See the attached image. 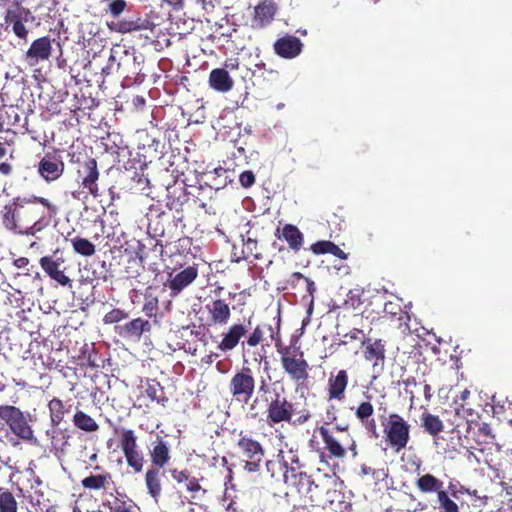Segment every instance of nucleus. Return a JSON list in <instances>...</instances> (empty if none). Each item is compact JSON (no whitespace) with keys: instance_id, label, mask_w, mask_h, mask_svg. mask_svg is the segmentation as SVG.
<instances>
[{"instance_id":"obj_1","label":"nucleus","mask_w":512,"mask_h":512,"mask_svg":"<svg viewBox=\"0 0 512 512\" xmlns=\"http://www.w3.org/2000/svg\"><path fill=\"white\" fill-rule=\"evenodd\" d=\"M57 214V205L47 198L17 197L12 206L4 207L2 224L15 234L35 236L50 226Z\"/></svg>"},{"instance_id":"obj_2","label":"nucleus","mask_w":512,"mask_h":512,"mask_svg":"<svg viewBox=\"0 0 512 512\" xmlns=\"http://www.w3.org/2000/svg\"><path fill=\"white\" fill-rule=\"evenodd\" d=\"M335 485L336 480L333 476L325 474L313 479L307 473H299L295 476L292 486L304 506L332 509L334 502H340L341 498V493L334 488Z\"/></svg>"},{"instance_id":"obj_3","label":"nucleus","mask_w":512,"mask_h":512,"mask_svg":"<svg viewBox=\"0 0 512 512\" xmlns=\"http://www.w3.org/2000/svg\"><path fill=\"white\" fill-rule=\"evenodd\" d=\"M282 393L285 392L284 387L281 388ZM259 393H263L264 402H266V423L273 427L281 423H293L295 425H303L307 423L312 414L307 409L296 411L294 404L288 398L277 392H269L268 385L262 380L258 389Z\"/></svg>"},{"instance_id":"obj_4","label":"nucleus","mask_w":512,"mask_h":512,"mask_svg":"<svg viewBox=\"0 0 512 512\" xmlns=\"http://www.w3.org/2000/svg\"><path fill=\"white\" fill-rule=\"evenodd\" d=\"M102 3L105 4V15L110 16L113 19L112 21L107 22V27L111 31L120 34H127L142 30H150L153 27V23L149 19L142 18L141 16L120 19V16L125 11H129L131 7L126 0H102Z\"/></svg>"},{"instance_id":"obj_5","label":"nucleus","mask_w":512,"mask_h":512,"mask_svg":"<svg viewBox=\"0 0 512 512\" xmlns=\"http://www.w3.org/2000/svg\"><path fill=\"white\" fill-rule=\"evenodd\" d=\"M280 364L289 380L295 385L296 391L307 388L310 378V365L299 348L286 345L277 352Z\"/></svg>"},{"instance_id":"obj_6","label":"nucleus","mask_w":512,"mask_h":512,"mask_svg":"<svg viewBox=\"0 0 512 512\" xmlns=\"http://www.w3.org/2000/svg\"><path fill=\"white\" fill-rule=\"evenodd\" d=\"M237 437L235 447L244 458V470L248 473L260 472L266 453L264 446L249 431L240 430Z\"/></svg>"},{"instance_id":"obj_7","label":"nucleus","mask_w":512,"mask_h":512,"mask_svg":"<svg viewBox=\"0 0 512 512\" xmlns=\"http://www.w3.org/2000/svg\"><path fill=\"white\" fill-rule=\"evenodd\" d=\"M410 424L398 413H391L384 426L385 442L399 453L405 449L410 441Z\"/></svg>"},{"instance_id":"obj_8","label":"nucleus","mask_w":512,"mask_h":512,"mask_svg":"<svg viewBox=\"0 0 512 512\" xmlns=\"http://www.w3.org/2000/svg\"><path fill=\"white\" fill-rule=\"evenodd\" d=\"M0 420L4 421L11 432L23 441H32L34 431L25 413L14 405L0 406Z\"/></svg>"},{"instance_id":"obj_9","label":"nucleus","mask_w":512,"mask_h":512,"mask_svg":"<svg viewBox=\"0 0 512 512\" xmlns=\"http://www.w3.org/2000/svg\"><path fill=\"white\" fill-rule=\"evenodd\" d=\"M256 379L249 366L243 365L230 378L228 390L231 397L239 402L247 403L254 395Z\"/></svg>"},{"instance_id":"obj_10","label":"nucleus","mask_w":512,"mask_h":512,"mask_svg":"<svg viewBox=\"0 0 512 512\" xmlns=\"http://www.w3.org/2000/svg\"><path fill=\"white\" fill-rule=\"evenodd\" d=\"M32 12L19 4L9 7L4 16L5 30L11 29L14 35L23 43L28 42L29 30L25 23L34 21Z\"/></svg>"},{"instance_id":"obj_11","label":"nucleus","mask_w":512,"mask_h":512,"mask_svg":"<svg viewBox=\"0 0 512 512\" xmlns=\"http://www.w3.org/2000/svg\"><path fill=\"white\" fill-rule=\"evenodd\" d=\"M76 176L78 184L86 189L90 195L94 198L99 196L100 191L97 182L99 180L100 173L95 158L88 157L83 162H78Z\"/></svg>"},{"instance_id":"obj_12","label":"nucleus","mask_w":512,"mask_h":512,"mask_svg":"<svg viewBox=\"0 0 512 512\" xmlns=\"http://www.w3.org/2000/svg\"><path fill=\"white\" fill-rule=\"evenodd\" d=\"M64 171L65 163L62 156L57 152L45 153L37 165L39 176L47 183L60 179Z\"/></svg>"},{"instance_id":"obj_13","label":"nucleus","mask_w":512,"mask_h":512,"mask_svg":"<svg viewBox=\"0 0 512 512\" xmlns=\"http://www.w3.org/2000/svg\"><path fill=\"white\" fill-rule=\"evenodd\" d=\"M65 258L59 255V249H56L52 255H46L40 258L39 264L42 270L61 286L70 285V278L65 274Z\"/></svg>"},{"instance_id":"obj_14","label":"nucleus","mask_w":512,"mask_h":512,"mask_svg":"<svg viewBox=\"0 0 512 512\" xmlns=\"http://www.w3.org/2000/svg\"><path fill=\"white\" fill-rule=\"evenodd\" d=\"M207 327L225 326L231 319V308L225 299H214L205 305Z\"/></svg>"},{"instance_id":"obj_15","label":"nucleus","mask_w":512,"mask_h":512,"mask_svg":"<svg viewBox=\"0 0 512 512\" xmlns=\"http://www.w3.org/2000/svg\"><path fill=\"white\" fill-rule=\"evenodd\" d=\"M318 432L324 444V451L319 454L322 462H327V458L343 459L346 456L345 447L334 436L332 430L322 425L318 428Z\"/></svg>"},{"instance_id":"obj_16","label":"nucleus","mask_w":512,"mask_h":512,"mask_svg":"<svg viewBox=\"0 0 512 512\" xmlns=\"http://www.w3.org/2000/svg\"><path fill=\"white\" fill-rule=\"evenodd\" d=\"M349 384V375L346 369L331 372L326 387V395L329 401L343 402L346 399V389Z\"/></svg>"},{"instance_id":"obj_17","label":"nucleus","mask_w":512,"mask_h":512,"mask_svg":"<svg viewBox=\"0 0 512 512\" xmlns=\"http://www.w3.org/2000/svg\"><path fill=\"white\" fill-rule=\"evenodd\" d=\"M278 11V5L274 0H260L254 7L251 27L260 30L272 24Z\"/></svg>"},{"instance_id":"obj_18","label":"nucleus","mask_w":512,"mask_h":512,"mask_svg":"<svg viewBox=\"0 0 512 512\" xmlns=\"http://www.w3.org/2000/svg\"><path fill=\"white\" fill-rule=\"evenodd\" d=\"M415 485L422 494H436L438 506L451 496L448 490L444 489V482L430 473L420 475Z\"/></svg>"},{"instance_id":"obj_19","label":"nucleus","mask_w":512,"mask_h":512,"mask_svg":"<svg viewBox=\"0 0 512 512\" xmlns=\"http://www.w3.org/2000/svg\"><path fill=\"white\" fill-rule=\"evenodd\" d=\"M480 398H476L466 403H461L459 408H455V416L462 418L466 423V430L463 433L466 439L473 438L472 429L473 424H478V420H480V413L478 408L481 407L479 403Z\"/></svg>"},{"instance_id":"obj_20","label":"nucleus","mask_w":512,"mask_h":512,"mask_svg":"<svg viewBox=\"0 0 512 512\" xmlns=\"http://www.w3.org/2000/svg\"><path fill=\"white\" fill-rule=\"evenodd\" d=\"M170 474L177 484L185 485L186 491L190 494L189 503H194V500L198 498V493L206 494L207 491L201 486L200 479L192 476L188 469H171Z\"/></svg>"},{"instance_id":"obj_21","label":"nucleus","mask_w":512,"mask_h":512,"mask_svg":"<svg viewBox=\"0 0 512 512\" xmlns=\"http://www.w3.org/2000/svg\"><path fill=\"white\" fill-rule=\"evenodd\" d=\"M52 55V40L48 36L35 39L25 53L30 65H37L47 61Z\"/></svg>"},{"instance_id":"obj_22","label":"nucleus","mask_w":512,"mask_h":512,"mask_svg":"<svg viewBox=\"0 0 512 512\" xmlns=\"http://www.w3.org/2000/svg\"><path fill=\"white\" fill-rule=\"evenodd\" d=\"M363 355L367 361L372 362L373 368L380 366L381 368L385 363L386 342L382 339L372 340L370 338L364 339L362 342Z\"/></svg>"},{"instance_id":"obj_23","label":"nucleus","mask_w":512,"mask_h":512,"mask_svg":"<svg viewBox=\"0 0 512 512\" xmlns=\"http://www.w3.org/2000/svg\"><path fill=\"white\" fill-rule=\"evenodd\" d=\"M149 456L151 461L150 468H164L171 460L169 443L163 437L156 436V439L151 443Z\"/></svg>"},{"instance_id":"obj_24","label":"nucleus","mask_w":512,"mask_h":512,"mask_svg":"<svg viewBox=\"0 0 512 512\" xmlns=\"http://www.w3.org/2000/svg\"><path fill=\"white\" fill-rule=\"evenodd\" d=\"M248 329L244 323H233L226 332L222 334V339L217 345L221 352H229L235 349L241 339L247 335Z\"/></svg>"},{"instance_id":"obj_25","label":"nucleus","mask_w":512,"mask_h":512,"mask_svg":"<svg viewBox=\"0 0 512 512\" xmlns=\"http://www.w3.org/2000/svg\"><path fill=\"white\" fill-rule=\"evenodd\" d=\"M198 276V269L195 266H188L168 280L166 286L170 289V295L176 297L186 287L195 281Z\"/></svg>"},{"instance_id":"obj_26","label":"nucleus","mask_w":512,"mask_h":512,"mask_svg":"<svg viewBox=\"0 0 512 512\" xmlns=\"http://www.w3.org/2000/svg\"><path fill=\"white\" fill-rule=\"evenodd\" d=\"M302 47L301 40L292 35L278 38L273 45L274 52L285 59H292L298 56L302 51Z\"/></svg>"},{"instance_id":"obj_27","label":"nucleus","mask_w":512,"mask_h":512,"mask_svg":"<svg viewBox=\"0 0 512 512\" xmlns=\"http://www.w3.org/2000/svg\"><path fill=\"white\" fill-rule=\"evenodd\" d=\"M275 236L287 242L288 247L298 252L304 245V235L299 228L293 224H285L282 228L277 227Z\"/></svg>"},{"instance_id":"obj_28","label":"nucleus","mask_w":512,"mask_h":512,"mask_svg":"<svg viewBox=\"0 0 512 512\" xmlns=\"http://www.w3.org/2000/svg\"><path fill=\"white\" fill-rule=\"evenodd\" d=\"M151 324L140 317L132 319L120 327L119 335L132 341H140L143 333L150 332Z\"/></svg>"},{"instance_id":"obj_29","label":"nucleus","mask_w":512,"mask_h":512,"mask_svg":"<svg viewBox=\"0 0 512 512\" xmlns=\"http://www.w3.org/2000/svg\"><path fill=\"white\" fill-rule=\"evenodd\" d=\"M32 478L30 479V490L26 495L24 493L23 488L18 487L19 496H22L28 500L33 508L36 511L42 510V505L44 503L45 494L39 487L42 485L41 478L36 475L33 471H31Z\"/></svg>"},{"instance_id":"obj_30","label":"nucleus","mask_w":512,"mask_h":512,"mask_svg":"<svg viewBox=\"0 0 512 512\" xmlns=\"http://www.w3.org/2000/svg\"><path fill=\"white\" fill-rule=\"evenodd\" d=\"M108 423L113 429V433L119 436L118 446L122 453L140 446L138 443V437L133 429L117 426L110 420H108Z\"/></svg>"},{"instance_id":"obj_31","label":"nucleus","mask_w":512,"mask_h":512,"mask_svg":"<svg viewBox=\"0 0 512 512\" xmlns=\"http://www.w3.org/2000/svg\"><path fill=\"white\" fill-rule=\"evenodd\" d=\"M46 435L49 437L50 447L55 453H66L71 438L67 429L53 427V429L47 430Z\"/></svg>"},{"instance_id":"obj_32","label":"nucleus","mask_w":512,"mask_h":512,"mask_svg":"<svg viewBox=\"0 0 512 512\" xmlns=\"http://www.w3.org/2000/svg\"><path fill=\"white\" fill-rule=\"evenodd\" d=\"M162 475L157 468H148L144 475L147 493L155 502H158L162 494Z\"/></svg>"},{"instance_id":"obj_33","label":"nucleus","mask_w":512,"mask_h":512,"mask_svg":"<svg viewBox=\"0 0 512 512\" xmlns=\"http://www.w3.org/2000/svg\"><path fill=\"white\" fill-rule=\"evenodd\" d=\"M209 85L218 92H228L233 88L234 81L226 69L215 68L209 74Z\"/></svg>"},{"instance_id":"obj_34","label":"nucleus","mask_w":512,"mask_h":512,"mask_svg":"<svg viewBox=\"0 0 512 512\" xmlns=\"http://www.w3.org/2000/svg\"><path fill=\"white\" fill-rule=\"evenodd\" d=\"M48 410L50 423L53 427H58L60 423L64 420L66 414L70 413L71 405L65 403L58 397H53L48 402Z\"/></svg>"},{"instance_id":"obj_35","label":"nucleus","mask_w":512,"mask_h":512,"mask_svg":"<svg viewBox=\"0 0 512 512\" xmlns=\"http://www.w3.org/2000/svg\"><path fill=\"white\" fill-rule=\"evenodd\" d=\"M278 458H282L285 463V470L287 475H289L290 485H294V478L299 473H305L302 471L304 464L301 462L300 457L296 451L289 450L287 454V459H285L283 455V451H280L277 454Z\"/></svg>"},{"instance_id":"obj_36","label":"nucleus","mask_w":512,"mask_h":512,"mask_svg":"<svg viewBox=\"0 0 512 512\" xmlns=\"http://www.w3.org/2000/svg\"><path fill=\"white\" fill-rule=\"evenodd\" d=\"M420 420L421 427L432 437H437L444 430L443 421L439 416L434 415L427 410L421 414Z\"/></svg>"},{"instance_id":"obj_37","label":"nucleus","mask_w":512,"mask_h":512,"mask_svg":"<svg viewBox=\"0 0 512 512\" xmlns=\"http://www.w3.org/2000/svg\"><path fill=\"white\" fill-rule=\"evenodd\" d=\"M261 326L264 327V333H267L271 341L274 343L277 352L286 346L283 343L281 336L280 311H278L277 315L273 318V323H263Z\"/></svg>"},{"instance_id":"obj_38","label":"nucleus","mask_w":512,"mask_h":512,"mask_svg":"<svg viewBox=\"0 0 512 512\" xmlns=\"http://www.w3.org/2000/svg\"><path fill=\"white\" fill-rule=\"evenodd\" d=\"M311 251L316 254H332L340 259H347L348 254L331 241H317L311 245Z\"/></svg>"},{"instance_id":"obj_39","label":"nucleus","mask_w":512,"mask_h":512,"mask_svg":"<svg viewBox=\"0 0 512 512\" xmlns=\"http://www.w3.org/2000/svg\"><path fill=\"white\" fill-rule=\"evenodd\" d=\"M74 426L84 432L94 433L99 429L98 423L82 410H77L72 418Z\"/></svg>"},{"instance_id":"obj_40","label":"nucleus","mask_w":512,"mask_h":512,"mask_svg":"<svg viewBox=\"0 0 512 512\" xmlns=\"http://www.w3.org/2000/svg\"><path fill=\"white\" fill-rule=\"evenodd\" d=\"M127 466L133 470L135 474L143 471L146 463L145 456L141 447H136L123 453Z\"/></svg>"},{"instance_id":"obj_41","label":"nucleus","mask_w":512,"mask_h":512,"mask_svg":"<svg viewBox=\"0 0 512 512\" xmlns=\"http://www.w3.org/2000/svg\"><path fill=\"white\" fill-rule=\"evenodd\" d=\"M112 480V475L109 472L102 474H91L81 480V485L85 489L89 490H100L105 489L106 485Z\"/></svg>"},{"instance_id":"obj_42","label":"nucleus","mask_w":512,"mask_h":512,"mask_svg":"<svg viewBox=\"0 0 512 512\" xmlns=\"http://www.w3.org/2000/svg\"><path fill=\"white\" fill-rule=\"evenodd\" d=\"M145 393L148 398H150L152 401H156L163 407H165L169 402V398L165 395L164 388L156 380H153L147 384Z\"/></svg>"},{"instance_id":"obj_43","label":"nucleus","mask_w":512,"mask_h":512,"mask_svg":"<svg viewBox=\"0 0 512 512\" xmlns=\"http://www.w3.org/2000/svg\"><path fill=\"white\" fill-rule=\"evenodd\" d=\"M265 467L267 472L272 478L279 479L280 477L284 478V481L290 484L289 475H287L285 470V463L282 458L269 459L265 462Z\"/></svg>"},{"instance_id":"obj_44","label":"nucleus","mask_w":512,"mask_h":512,"mask_svg":"<svg viewBox=\"0 0 512 512\" xmlns=\"http://www.w3.org/2000/svg\"><path fill=\"white\" fill-rule=\"evenodd\" d=\"M472 434L474 436L472 439L478 444L490 443L495 438L490 424L486 422L478 421V424H473Z\"/></svg>"},{"instance_id":"obj_45","label":"nucleus","mask_w":512,"mask_h":512,"mask_svg":"<svg viewBox=\"0 0 512 512\" xmlns=\"http://www.w3.org/2000/svg\"><path fill=\"white\" fill-rule=\"evenodd\" d=\"M0 512H18V503L13 493L0 486Z\"/></svg>"},{"instance_id":"obj_46","label":"nucleus","mask_w":512,"mask_h":512,"mask_svg":"<svg viewBox=\"0 0 512 512\" xmlns=\"http://www.w3.org/2000/svg\"><path fill=\"white\" fill-rule=\"evenodd\" d=\"M74 251L85 257L92 256L95 253V245L86 238L76 236L70 240Z\"/></svg>"},{"instance_id":"obj_47","label":"nucleus","mask_w":512,"mask_h":512,"mask_svg":"<svg viewBox=\"0 0 512 512\" xmlns=\"http://www.w3.org/2000/svg\"><path fill=\"white\" fill-rule=\"evenodd\" d=\"M13 153V149L8 151L4 144L0 142V160L4 159L0 162V174L3 176H10L14 171L13 165L9 161L14 159Z\"/></svg>"},{"instance_id":"obj_48","label":"nucleus","mask_w":512,"mask_h":512,"mask_svg":"<svg viewBox=\"0 0 512 512\" xmlns=\"http://www.w3.org/2000/svg\"><path fill=\"white\" fill-rule=\"evenodd\" d=\"M371 397V395L367 396L368 399H371ZM373 413L374 407L370 400L360 402L355 409V416L361 423H366L373 416Z\"/></svg>"},{"instance_id":"obj_49","label":"nucleus","mask_w":512,"mask_h":512,"mask_svg":"<svg viewBox=\"0 0 512 512\" xmlns=\"http://www.w3.org/2000/svg\"><path fill=\"white\" fill-rule=\"evenodd\" d=\"M383 312H384L385 317H390V319H392V320L396 319L399 321L403 320V316L405 314L402 309V306L399 304V302L397 300L396 301H387L384 304Z\"/></svg>"},{"instance_id":"obj_50","label":"nucleus","mask_w":512,"mask_h":512,"mask_svg":"<svg viewBox=\"0 0 512 512\" xmlns=\"http://www.w3.org/2000/svg\"><path fill=\"white\" fill-rule=\"evenodd\" d=\"M159 308V301L156 296H153L152 294H145L144 295V304L142 307L143 313L148 317H156L157 311Z\"/></svg>"},{"instance_id":"obj_51","label":"nucleus","mask_w":512,"mask_h":512,"mask_svg":"<svg viewBox=\"0 0 512 512\" xmlns=\"http://www.w3.org/2000/svg\"><path fill=\"white\" fill-rule=\"evenodd\" d=\"M264 327L257 325L253 331L249 334L245 341H242V348L245 346L256 347L264 341Z\"/></svg>"},{"instance_id":"obj_52","label":"nucleus","mask_w":512,"mask_h":512,"mask_svg":"<svg viewBox=\"0 0 512 512\" xmlns=\"http://www.w3.org/2000/svg\"><path fill=\"white\" fill-rule=\"evenodd\" d=\"M128 318V313L122 309L114 308L108 313H106L103 317L104 324H114L118 323L124 319Z\"/></svg>"},{"instance_id":"obj_53","label":"nucleus","mask_w":512,"mask_h":512,"mask_svg":"<svg viewBox=\"0 0 512 512\" xmlns=\"http://www.w3.org/2000/svg\"><path fill=\"white\" fill-rule=\"evenodd\" d=\"M416 381V378L413 376H409L403 380L404 392L409 395V399L411 403L414 402L415 399V388L419 385Z\"/></svg>"},{"instance_id":"obj_54","label":"nucleus","mask_w":512,"mask_h":512,"mask_svg":"<svg viewBox=\"0 0 512 512\" xmlns=\"http://www.w3.org/2000/svg\"><path fill=\"white\" fill-rule=\"evenodd\" d=\"M448 492L450 493L451 497L455 500H459L460 496L463 494H470L469 489H467L465 486L461 485L460 483H452L450 482L447 487Z\"/></svg>"},{"instance_id":"obj_55","label":"nucleus","mask_w":512,"mask_h":512,"mask_svg":"<svg viewBox=\"0 0 512 512\" xmlns=\"http://www.w3.org/2000/svg\"><path fill=\"white\" fill-rule=\"evenodd\" d=\"M476 398H480V396H475L471 393L470 390L464 389L454 399L455 408H459L461 406V403H466Z\"/></svg>"},{"instance_id":"obj_56","label":"nucleus","mask_w":512,"mask_h":512,"mask_svg":"<svg viewBox=\"0 0 512 512\" xmlns=\"http://www.w3.org/2000/svg\"><path fill=\"white\" fill-rule=\"evenodd\" d=\"M293 277L298 279V280H300V279L304 280V282L306 283V291L309 294V296L313 299L314 298V293L316 292L315 282L313 280H311L310 278L304 276L300 272H295L293 274Z\"/></svg>"},{"instance_id":"obj_57","label":"nucleus","mask_w":512,"mask_h":512,"mask_svg":"<svg viewBox=\"0 0 512 512\" xmlns=\"http://www.w3.org/2000/svg\"><path fill=\"white\" fill-rule=\"evenodd\" d=\"M239 181L242 187L250 188L255 183V175L252 171H244L240 174Z\"/></svg>"},{"instance_id":"obj_58","label":"nucleus","mask_w":512,"mask_h":512,"mask_svg":"<svg viewBox=\"0 0 512 512\" xmlns=\"http://www.w3.org/2000/svg\"><path fill=\"white\" fill-rule=\"evenodd\" d=\"M441 512H459V506L451 496L438 506Z\"/></svg>"},{"instance_id":"obj_59","label":"nucleus","mask_w":512,"mask_h":512,"mask_svg":"<svg viewBox=\"0 0 512 512\" xmlns=\"http://www.w3.org/2000/svg\"><path fill=\"white\" fill-rule=\"evenodd\" d=\"M361 334H363L362 330L354 328L344 335V339L341 341L340 344L346 345L348 341L359 340Z\"/></svg>"},{"instance_id":"obj_60","label":"nucleus","mask_w":512,"mask_h":512,"mask_svg":"<svg viewBox=\"0 0 512 512\" xmlns=\"http://www.w3.org/2000/svg\"><path fill=\"white\" fill-rule=\"evenodd\" d=\"M362 424L364 425L365 429L371 436H373L375 438H377L379 436L378 431H377V424H376V421L374 418L371 417L367 420L366 423H362Z\"/></svg>"},{"instance_id":"obj_61","label":"nucleus","mask_w":512,"mask_h":512,"mask_svg":"<svg viewBox=\"0 0 512 512\" xmlns=\"http://www.w3.org/2000/svg\"><path fill=\"white\" fill-rule=\"evenodd\" d=\"M28 264H29V259L27 257H19V258L15 259L13 262V265L18 269L25 268L26 266H28Z\"/></svg>"},{"instance_id":"obj_62","label":"nucleus","mask_w":512,"mask_h":512,"mask_svg":"<svg viewBox=\"0 0 512 512\" xmlns=\"http://www.w3.org/2000/svg\"><path fill=\"white\" fill-rule=\"evenodd\" d=\"M372 476L377 480H384L388 476V473L386 469H374Z\"/></svg>"},{"instance_id":"obj_63","label":"nucleus","mask_w":512,"mask_h":512,"mask_svg":"<svg viewBox=\"0 0 512 512\" xmlns=\"http://www.w3.org/2000/svg\"><path fill=\"white\" fill-rule=\"evenodd\" d=\"M87 365L91 368H96L98 367V364L96 363V353L95 352H91L88 354L87 356Z\"/></svg>"},{"instance_id":"obj_64","label":"nucleus","mask_w":512,"mask_h":512,"mask_svg":"<svg viewBox=\"0 0 512 512\" xmlns=\"http://www.w3.org/2000/svg\"><path fill=\"white\" fill-rule=\"evenodd\" d=\"M174 9L179 10L183 8V0H163Z\"/></svg>"}]
</instances>
